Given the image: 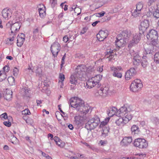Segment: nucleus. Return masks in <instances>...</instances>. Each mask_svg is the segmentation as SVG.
Returning <instances> with one entry per match:
<instances>
[{
  "mask_svg": "<svg viewBox=\"0 0 159 159\" xmlns=\"http://www.w3.org/2000/svg\"><path fill=\"white\" fill-rule=\"evenodd\" d=\"M70 104L71 107L75 108L77 111H80L83 114H86L89 111L87 107L84 105V101L77 97L71 98Z\"/></svg>",
  "mask_w": 159,
  "mask_h": 159,
  "instance_id": "nucleus-1",
  "label": "nucleus"
},
{
  "mask_svg": "<svg viewBox=\"0 0 159 159\" xmlns=\"http://www.w3.org/2000/svg\"><path fill=\"white\" fill-rule=\"evenodd\" d=\"M122 35L126 36L128 38V40H130L128 45V48L130 49L132 47L137 45L141 39L140 34L138 33L132 34L130 32H127L126 33H123Z\"/></svg>",
  "mask_w": 159,
  "mask_h": 159,
  "instance_id": "nucleus-2",
  "label": "nucleus"
},
{
  "mask_svg": "<svg viewBox=\"0 0 159 159\" xmlns=\"http://www.w3.org/2000/svg\"><path fill=\"white\" fill-rule=\"evenodd\" d=\"M146 37L148 40H151V44L156 47L158 37V33L157 30L154 29L149 30L146 35Z\"/></svg>",
  "mask_w": 159,
  "mask_h": 159,
  "instance_id": "nucleus-3",
  "label": "nucleus"
},
{
  "mask_svg": "<svg viewBox=\"0 0 159 159\" xmlns=\"http://www.w3.org/2000/svg\"><path fill=\"white\" fill-rule=\"evenodd\" d=\"M100 122L99 118L95 116L88 121L85 124V127L88 130L93 129L98 126Z\"/></svg>",
  "mask_w": 159,
  "mask_h": 159,
  "instance_id": "nucleus-4",
  "label": "nucleus"
},
{
  "mask_svg": "<svg viewBox=\"0 0 159 159\" xmlns=\"http://www.w3.org/2000/svg\"><path fill=\"white\" fill-rule=\"evenodd\" d=\"M133 144L134 146L141 149L146 148L148 145V142L145 139L142 138L135 139Z\"/></svg>",
  "mask_w": 159,
  "mask_h": 159,
  "instance_id": "nucleus-5",
  "label": "nucleus"
},
{
  "mask_svg": "<svg viewBox=\"0 0 159 159\" xmlns=\"http://www.w3.org/2000/svg\"><path fill=\"white\" fill-rule=\"evenodd\" d=\"M143 87V85L141 81L139 79L135 80L132 83L130 86V90L131 91L136 92L140 90Z\"/></svg>",
  "mask_w": 159,
  "mask_h": 159,
  "instance_id": "nucleus-6",
  "label": "nucleus"
},
{
  "mask_svg": "<svg viewBox=\"0 0 159 159\" xmlns=\"http://www.w3.org/2000/svg\"><path fill=\"white\" fill-rule=\"evenodd\" d=\"M149 25L150 22L147 20H144L141 22L139 26V32L138 33L140 34V36L142 34L144 35L147 30L149 27Z\"/></svg>",
  "mask_w": 159,
  "mask_h": 159,
  "instance_id": "nucleus-7",
  "label": "nucleus"
},
{
  "mask_svg": "<svg viewBox=\"0 0 159 159\" xmlns=\"http://www.w3.org/2000/svg\"><path fill=\"white\" fill-rule=\"evenodd\" d=\"M61 49L60 44L57 42H55L52 44L50 50L54 57H57Z\"/></svg>",
  "mask_w": 159,
  "mask_h": 159,
  "instance_id": "nucleus-8",
  "label": "nucleus"
},
{
  "mask_svg": "<svg viewBox=\"0 0 159 159\" xmlns=\"http://www.w3.org/2000/svg\"><path fill=\"white\" fill-rule=\"evenodd\" d=\"M136 72L135 69L133 68H130L126 71L125 75V79L128 80L131 79L136 74Z\"/></svg>",
  "mask_w": 159,
  "mask_h": 159,
  "instance_id": "nucleus-9",
  "label": "nucleus"
},
{
  "mask_svg": "<svg viewBox=\"0 0 159 159\" xmlns=\"http://www.w3.org/2000/svg\"><path fill=\"white\" fill-rule=\"evenodd\" d=\"M130 53L131 56L133 57L134 65L135 66H138L141 62V57L137 53L134 52L133 50L132 52L130 51Z\"/></svg>",
  "mask_w": 159,
  "mask_h": 159,
  "instance_id": "nucleus-10",
  "label": "nucleus"
},
{
  "mask_svg": "<svg viewBox=\"0 0 159 159\" xmlns=\"http://www.w3.org/2000/svg\"><path fill=\"white\" fill-rule=\"evenodd\" d=\"M108 35V31H100L98 34H97V38L100 41H103Z\"/></svg>",
  "mask_w": 159,
  "mask_h": 159,
  "instance_id": "nucleus-11",
  "label": "nucleus"
},
{
  "mask_svg": "<svg viewBox=\"0 0 159 159\" xmlns=\"http://www.w3.org/2000/svg\"><path fill=\"white\" fill-rule=\"evenodd\" d=\"M132 141L131 137H125L120 142V144L122 146L126 147L129 145Z\"/></svg>",
  "mask_w": 159,
  "mask_h": 159,
  "instance_id": "nucleus-12",
  "label": "nucleus"
},
{
  "mask_svg": "<svg viewBox=\"0 0 159 159\" xmlns=\"http://www.w3.org/2000/svg\"><path fill=\"white\" fill-rule=\"evenodd\" d=\"M25 34L23 33H20L17 37V45L19 47H21L23 44L25 39Z\"/></svg>",
  "mask_w": 159,
  "mask_h": 159,
  "instance_id": "nucleus-13",
  "label": "nucleus"
},
{
  "mask_svg": "<svg viewBox=\"0 0 159 159\" xmlns=\"http://www.w3.org/2000/svg\"><path fill=\"white\" fill-rule=\"evenodd\" d=\"M122 39H118L116 38V40L115 41V45L116 47L118 48H119L122 47L124 43V42L126 43L128 41V39L124 36Z\"/></svg>",
  "mask_w": 159,
  "mask_h": 159,
  "instance_id": "nucleus-14",
  "label": "nucleus"
},
{
  "mask_svg": "<svg viewBox=\"0 0 159 159\" xmlns=\"http://www.w3.org/2000/svg\"><path fill=\"white\" fill-rule=\"evenodd\" d=\"M74 119L75 124L79 127L82 126L84 123V120L82 116H75Z\"/></svg>",
  "mask_w": 159,
  "mask_h": 159,
  "instance_id": "nucleus-15",
  "label": "nucleus"
},
{
  "mask_svg": "<svg viewBox=\"0 0 159 159\" xmlns=\"http://www.w3.org/2000/svg\"><path fill=\"white\" fill-rule=\"evenodd\" d=\"M153 46H154L152 44H150L148 47L145 48L146 53H144L143 55L147 56L148 57L152 56L154 53Z\"/></svg>",
  "mask_w": 159,
  "mask_h": 159,
  "instance_id": "nucleus-16",
  "label": "nucleus"
},
{
  "mask_svg": "<svg viewBox=\"0 0 159 159\" xmlns=\"http://www.w3.org/2000/svg\"><path fill=\"white\" fill-rule=\"evenodd\" d=\"M85 66L84 65H79L75 69V72L79 76H82L85 71Z\"/></svg>",
  "mask_w": 159,
  "mask_h": 159,
  "instance_id": "nucleus-17",
  "label": "nucleus"
},
{
  "mask_svg": "<svg viewBox=\"0 0 159 159\" xmlns=\"http://www.w3.org/2000/svg\"><path fill=\"white\" fill-rule=\"evenodd\" d=\"M12 92L9 89H6L3 93V97L7 101L11 100L12 98Z\"/></svg>",
  "mask_w": 159,
  "mask_h": 159,
  "instance_id": "nucleus-18",
  "label": "nucleus"
},
{
  "mask_svg": "<svg viewBox=\"0 0 159 159\" xmlns=\"http://www.w3.org/2000/svg\"><path fill=\"white\" fill-rule=\"evenodd\" d=\"M21 27L20 24L18 22L12 24L11 27V33L12 34L18 31Z\"/></svg>",
  "mask_w": 159,
  "mask_h": 159,
  "instance_id": "nucleus-19",
  "label": "nucleus"
},
{
  "mask_svg": "<svg viewBox=\"0 0 159 159\" xmlns=\"http://www.w3.org/2000/svg\"><path fill=\"white\" fill-rule=\"evenodd\" d=\"M131 131L132 135L136 136L140 134V131L138 126L133 125L131 127Z\"/></svg>",
  "mask_w": 159,
  "mask_h": 159,
  "instance_id": "nucleus-20",
  "label": "nucleus"
},
{
  "mask_svg": "<svg viewBox=\"0 0 159 159\" xmlns=\"http://www.w3.org/2000/svg\"><path fill=\"white\" fill-rule=\"evenodd\" d=\"M97 84L95 83V82H93V79H91L87 81L86 83V85L85 86L87 88L91 89L93 87H95Z\"/></svg>",
  "mask_w": 159,
  "mask_h": 159,
  "instance_id": "nucleus-21",
  "label": "nucleus"
},
{
  "mask_svg": "<svg viewBox=\"0 0 159 159\" xmlns=\"http://www.w3.org/2000/svg\"><path fill=\"white\" fill-rule=\"evenodd\" d=\"M115 123L118 126H123L127 123V121L126 119H124V118L120 117L117 120L115 121Z\"/></svg>",
  "mask_w": 159,
  "mask_h": 159,
  "instance_id": "nucleus-22",
  "label": "nucleus"
},
{
  "mask_svg": "<svg viewBox=\"0 0 159 159\" xmlns=\"http://www.w3.org/2000/svg\"><path fill=\"white\" fill-rule=\"evenodd\" d=\"M10 11L9 9L7 8H5L3 9L2 11V14L3 18L5 19H8L9 16L11 17L10 15Z\"/></svg>",
  "mask_w": 159,
  "mask_h": 159,
  "instance_id": "nucleus-23",
  "label": "nucleus"
},
{
  "mask_svg": "<svg viewBox=\"0 0 159 159\" xmlns=\"http://www.w3.org/2000/svg\"><path fill=\"white\" fill-rule=\"evenodd\" d=\"M102 75H101L100 74L98 75L95 76L94 77H92V79H93V82H95V83L97 84V87H98L99 86V82L102 79Z\"/></svg>",
  "mask_w": 159,
  "mask_h": 159,
  "instance_id": "nucleus-24",
  "label": "nucleus"
},
{
  "mask_svg": "<svg viewBox=\"0 0 159 159\" xmlns=\"http://www.w3.org/2000/svg\"><path fill=\"white\" fill-rule=\"evenodd\" d=\"M130 111V108H127L125 105L123 107H121L119 109L120 113L122 115H125L128 112H129Z\"/></svg>",
  "mask_w": 159,
  "mask_h": 159,
  "instance_id": "nucleus-25",
  "label": "nucleus"
},
{
  "mask_svg": "<svg viewBox=\"0 0 159 159\" xmlns=\"http://www.w3.org/2000/svg\"><path fill=\"white\" fill-rule=\"evenodd\" d=\"M147 58H148V57L147 56L143 55L142 57V60H141V64L143 68H145L146 67L148 64V62L146 59Z\"/></svg>",
  "mask_w": 159,
  "mask_h": 159,
  "instance_id": "nucleus-26",
  "label": "nucleus"
},
{
  "mask_svg": "<svg viewBox=\"0 0 159 159\" xmlns=\"http://www.w3.org/2000/svg\"><path fill=\"white\" fill-rule=\"evenodd\" d=\"M8 139L13 144H16L18 141L17 138L13 134H11L10 136H8Z\"/></svg>",
  "mask_w": 159,
  "mask_h": 159,
  "instance_id": "nucleus-27",
  "label": "nucleus"
},
{
  "mask_svg": "<svg viewBox=\"0 0 159 159\" xmlns=\"http://www.w3.org/2000/svg\"><path fill=\"white\" fill-rule=\"evenodd\" d=\"M7 121H5L3 122V124L5 126L9 127L11 125V122L13 120V118L11 116H9L8 119H7Z\"/></svg>",
  "mask_w": 159,
  "mask_h": 159,
  "instance_id": "nucleus-28",
  "label": "nucleus"
},
{
  "mask_svg": "<svg viewBox=\"0 0 159 159\" xmlns=\"http://www.w3.org/2000/svg\"><path fill=\"white\" fill-rule=\"evenodd\" d=\"M77 78L75 77L74 75H72L70 78V83L74 85H76L77 83Z\"/></svg>",
  "mask_w": 159,
  "mask_h": 159,
  "instance_id": "nucleus-29",
  "label": "nucleus"
},
{
  "mask_svg": "<svg viewBox=\"0 0 159 159\" xmlns=\"http://www.w3.org/2000/svg\"><path fill=\"white\" fill-rule=\"evenodd\" d=\"M38 10L40 17L42 18H44L46 15V12L42 8H39Z\"/></svg>",
  "mask_w": 159,
  "mask_h": 159,
  "instance_id": "nucleus-30",
  "label": "nucleus"
},
{
  "mask_svg": "<svg viewBox=\"0 0 159 159\" xmlns=\"http://www.w3.org/2000/svg\"><path fill=\"white\" fill-rule=\"evenodd\" d=\"M151 120L152 123L156 125L159 124V119L156 116H152L151 118Z\"/></svg>",
  "mask_w": 159,
  "mask_h": 159,
  "instance_id": "nucleus-31",
  "label": "nucleus"
},
{
  "mask_svg": "<svg viewBox=\"0 0 159 159\" xmlns=\"http://www.w3.org/2000/svg\"><path fill=\"white\" fill-rule=\"evenodd\" d=\"M109 128L107 127H104L102 129V135L103 137H105L108 135V133L109 132Z\"/></svg>",
  "mask_w": 159,
  "mask_h": 159,
  "instance_id": "nucleus-32",
  "label": "nucleus"
},
{
  "mask_svg": "<svg viewBox=\"0 0 159 159\" xmlns=\"http://www.w3.org/2000/svg\"><path fill=\"white\" fill-rule=\"evenodd\" d=\"M116 109L115 107H113L110 108L109 110V111L108 113V115L109 116L111 117L113 116L116 113Z\"/></svg>",
  "mask_w": 159,
  "mask_h": 159,
  "instance_id": "nucleus-33",
  "label": "nucleus"
},
{
  "mask_svg": "<svg viewBox=\"0 0 159 159\" xmlns=\"http://www.w3.org/2000/svg\"><path fill=\"white\" fill-rule=\"evenodd\" d=\"M106 91L104 90L102 88H101L100 89L98 90V92L96 93V95L98 96V95L100 96H102L104 93H106Z\"/></svg>",
  "mask_w": 159,
  "mask_h": 159,
  "instance_id": "nucleus-34",
  "label": "nucleus"
},
{
  "mask_svg": "<svg viewBox=\"0 0 159 159\" xmlns=\"http://www.w3.org/2000/svg\"><path fill=\"white\" fill-rule=\"evenodd\" d=\"M7 80L9 84L11 85H13L15 83V79L14 77L10 76L8 77Z\"/></svg>",
  "mask_w": 159,
  "mask_h": 159,
  "instance_id": "nucleus-35",
  "label": "nucleus"
},
{
  "mask_svg": "<svg viewBox=\"0 0 159 159\" xmlns=\"http://www.w3.org/2000/svg\"><path fill=\"white\" fill-rule=\"evenodd\" d=\"M143 7V2H139L136 6V9L138 11H140L142 9Z\"/></svg>",
  "mask_w": 159,
  "mask_h": 159,
  "instance_id": "nucleus-36",
  "label": "nucleus"
},
{
  "mask_svg": "<svg viewBox=\"0 0 159 159\" xmlns=\"http://www.w3.org/2000/svg\"><path fill=\"white\" fill-rule=\"evenodd\" d=\"M154 60L156 63H159V52H157L155 54Z\"/></svg>",
  "mask_w": 159,
  "mask_h": 159,
  "instance_id": "nucleus-37",
  "label": "nucleus"
},
{
  "mask_svg": "<svg viewBox=\"0 0 159 159\" xmlns=\"http://www.w3.org/2000/svg\"><path fill=\"white\" fill-rule=\"evenodd\" d=\"M114 70L113 73V75L116 77L120 78L122 77V75L120 72H119L118 71Z\"/></svg>",
  "mask_w": 159,
  "mask_h": 159,
  "instance_id": "nucleus-38",
  "label": "nucleus"
},
{
  "mask_svg": "<svg viewBox=\"0 0 159 159\" xmlns=\"http://www.w3.org/2000/svg\"><path fill=\"white\" fill-rule=\"evenodd\" d=\"M153 15L155 18H159V9L157 8L153 13Z\"/></svg>",
  "mask_w": 159,
  "mask_h": 159,
  "instance_id": "nucleus-39",
  "label": "nucleus"
},
{
  "mask_svg": "<svg viewBox=\"0 0 159 159\" xmlns=\"http://www.w3.org/2000/svg\"><path fill=\"white\" fill-rule=\"evenodd\" d=\"M125 115V119H124L126 120L127 122L132 119L133 117V116L129 113H127Z\"/></svg>",
  "mask_w": 159,
  "mask_h": 159,
  "instance_id": "nucleus-40",
  "label": "nucleus"
},
{
  "mask_svg": "<svg viewBox=\"0 0 159 159\" xmlns=\"http://www.w3.org/2000/svg\"><path fill=\"white\" fill-rule=\"evenodd\" d=\"M140 14V11H138V10H137V9H136L132 12V15L134 17H136L138 16Z\"/></svg>",
  "mask_w": 159,
  "mask_h": 159,
  "instance_id": "nucleus-41",
  "label": "nucleus"
},
{
  "mask_svg": "<svg viewBox=\"0 0 159 159\" xmlns=\"http://www.w3.org/2000/svg\"><path fill=\"white\" fill-rule=\"evenodd\" d=\"M0 117L2 119L3 118L4 119H8L9 116H7V113L5 112L0 115Z\"/></svg>",
  "mask_w": 159,
  "mask_h": 159,
  "instance_id": "nucleus-42",
  "label": "nucleus"
},
{
  "mask_svg": "<svg viewBox=\"0 0 159 159\" xmlns=\"http://www.w3.org/2000/svg\"><path fill=\"white\" fill-rule=\"evenodd\" d=\"M13 72L14 76H17L19 73V70L17 68L15 67L13 69Z\"/></svg>",
  "mask_w": 159,
  "mask_h": 159,
  "instance_id": "nucleus-43",
  "label": "nucleus"
},
{
  "mask_svg": "<svg viewBox=\"0 0 159 159\" xmlns=\"http://www.w3.org/2000/svg\"><path fill=\"white\" fill-rule=\"evenodd\" d=\"M59 78L60 80H59V82H60V81H64L65 78L64 75L62 74H60L59 75Z\"/></svg>",
  "mask_w": 159,
  "mask_h": 159,
  "instance_id": "nucleus-44",
  "label": "nucleus"
},
{
  "mask_svg": "<svg viewBox=\"0 0 159 159\" xmlns=\"http://www.w3.org/2000/svg\"><path fill=\"white\" fill-rule=\"evenodd\" d=\"M71 38V37H69L67 35H65L63 38V41L65 43H66L69 40H70V41H72V40H70V39Z\"/></svg>",
  "mask_w": 159,
  "mask_h": 159,
  "instance_id": "nucleus-45",
  "label": "nucleus"
},
{
  "mask_svg": "<svg viewBox=\"0 0 159 159\" xmlns=\"http://www.w3.org/2000/svg\"><path fill=\"white\" fill-rule=\"evenodd\" d=\"M88 30V28L86 27H84L81 32H80V34H82L85 33Z\"/></svg>",
  "mask_w": 159,
  "mask_h": 159,
  "instance_id": "nucleus-46",
  "label": "nucleus"
},
{
  "mask_svg": "<svg viewBox=\"0 0 159 159\" xmlns=\"http://www.w3.org/2000/svg\"><path fill=\"white\" fill-rule=\"evenodd\" d=\"M3 69L4 72H7L10 70V68L8 65H7L3 67Z\"/></svg>",
  "mask_w": 159,
  "mask_h": 159,
  "instance_id": "nucleus-47",
  "label": "nucleus"
},
{
  "mask_svg": "<svg viewBox=\"0 0 159 159\" xmlns=\"http://www.w3.org/2000/svg\"><path fill=\"white\" fill-rule=\"evenodd\" d=\"M103 66H99L97 68V71L99 72H101L103 71Z\"/></svg>",
  "mask_w": 159,
  "mask_h": 159,
  "instance_id": "nucleus-48",
  "label": "nucleus"
},
{
  "mask_svg": "<svg viewBox=\"0 0 159 159\" xmlns=\"http://www.w3.org/2000/svg\"><path fill=\"white\" fill-rule=\"evenodd\" d=\"M39 30L38 28H36V29H34L33 31V34L34 35H36L37 34L39 33Z\"/></svg>",
  "mask_w": 159,
  "mask_h": 159,
  "instance_id": "nucleus-49",
  "label": "nucleus"
},
{
  "mask_svg": "<svg viewBox=\"0 0 159 159\" xmlns=\"http://www.w3.org/2000/svg\"><path fill=\"white\" fill-rule=\"evenodd\" d=\"M105 14V12L104 11H102V12L98 13H97V14H98V15L97 16H98L99 17H101L102 16H103Z\"/></svg>",
  "mask_w": 159,
  "mask_h": 159,
  "instance_id": "nucleus-50",
  "label": "nucleus"
},
{
  "mask_svg": "<svg viewBox=\"0 0 159 159\" xmlns=\"http://www.w3.org/2000/svg\"><path fill=\"white\" fill-rule=\"evenodd\" d=\"M107 124V123L106 122H105V121H102L99 127L100 128L102 127Z\"/></svg>",
  "mask_w": 159,
  "mask_h": 159,
  "instance_id": "nucleus-51",
  "label": "nucleus"
},
{
  "mask_svg": "<svg viewBox=\"0 0 159 159\" xmlns=\"http://www.w3.org/2000/svg\"><path fill=\"white\" fill-rule=\"evenodd\" d=\"M113 53V50H110L109 51H107L106 52V55L112 54V53Z\"/></svg>",
  "mask_w": 159,
  "mask_h": 159,
  "instance_id": "nucleus-52",
  "label": "nucleus"
},
{
  "mask_svg": "<svg viewBox=\"0 0 159 159\" xmlns=\"http://www.w3.org/2000/svg\"><path fill=\"white\" fill-rule=\"evenodd\" d=\"M99 142L102 146H104L105 144L107 143V141L102 140H100Z\"/></svg>",
  "mask_w": 159,
  "mask_h": 159,
  "instance_id": "nucleus-53",
  "label": "nucleus"
},
{
  "mask_svg": "<svg viewBox=\"0 0 159 159\" xmlns=\"http://www.w3.org/2000/svg\"><path fill=\"white\" fill-rule=\"evenodd\" d=\"M24 111L25 112V114H26V115H29L30 114V110L28 109L25 110Z\"/></svg>",
  "mask_w": 159,
  "mask_h": 159,
  "instance_id": "nucleus-54",
  "label": "nucleus"
},
{
  "mask_svg": "<svg viewBox=\"0 0 159 159\" xmlns=\"http://www.w3.org/2000/svg\"><path fill=\"white\" fill-rule=\"evenodd\" d=\"M53 139L55 142L56 143H57V142H58V141H59V140H60L59 138L57 136L54 137L53 138Z\"/></svg>",
  "mask_w": 159,
  "mask_h": 159,
  "instance_id": "nucleus-55",
  "label": "nucleus"
},
{
  "mask_svg": "<svg viewBox=\"0 0 159 159\" xmlns=\"http://www.w3.org/2000/svg\"><path fill=\"white\" fill-rule=\"evenodd\" d=\"M50 2L51 3L52 6L53 7L57 4V1H52Z\"/></svg>",
  "mask_w": 159,
  "mask_h": 159,
  "instance_id": "nucleus-56",
  "label": "nucleus"
},
{
  "mask_svg": "<svg viewBox=\"0 0 159 159\" xmlns=\"http://www.w3.org/2000/svg\"><path fill=\"white\" fill-rule=\"evenodd\" d=\"M100 22V21L99 20H98L94 22H93L92 24V25L94 27L96 26L97 24H98V23H99Z\"/></svg>",
  "mask_w": 159,
  "mask_h": 159,
  "instance_id": "nucleus-57",
  "label": "nucleus"
},
{
  "mask_svg": "<svg viewBox=\"0 0 159 159\" xmlns=\"http://www.w3.org/2000/svg\"><path fill=\"white\" fill-rule=\"evenodd\" d=\"M68 127L69 129L71 130H72L74 129V127L73 125L70 124L69 125H68Z\"/></svg>",
  "mask_w": 159,
  "mask_h": 159,
  "instance_id": "nucleus-58",
  "label": "nucleus"
},
{
  "mask_svg": "<svg viewBox=\"0 0 159 159\" xmlns=\"http://www.w3.org/2000/svg\"><path fill=\"white\" fill-rule=\"evenodd\" d=\"M122 69V68L121 67H117L115 68H114V71L116 70V71H118L119 72V70H121Z\"/></svg>",
  "mask_w": 159,
  "mask_h": 159,
  "instance_id": "nucleus-59",
  "label": "nucleus"
},
{
  "mask_svg": "<svg viewBox=\"0 0 159 159\" xmlns=\"http://www.w3.org/2000/svg\"><path fill=\"white\" fill-rule=\"evenodd\" d=\"M156 0H149V2H148V5H151L152 3L155 2Z\"/></svg>",
  "mask_w": 159,
  "mask_h": 159,
  "instance_id": "nucleus-60",
  "label": "nucleus"
},
{
  "mask_svg": "<svg viewBox=\"0 0 159 159\" xmlns=\"http://www.w3.org/2000/svg\"><path fill=\"white\" fill-rule=\"evenodd\" d=\"M61 139H60V140H59V141H58V142H57V143H56V144L58 146H60V147H61Z\"/></svg>",
  "mask_w": 159,
  "mask_h": 159,
  "instance_id": "nucleus-61",
  "label": "nucleus"
},
{
  "mask_svg": "<svg viewBox=\"0 0 159 159\" xmlns=\"http://www.w3.org/2000/svg\"><path fill=\"white\" fill-rule=\"evenodd\" d=\"M3 149L4 150H7L9 149L8 146L7 145H5L3 147Z\"/></svg>",
  "mask_w": 159,
  "mask_h": 159,
  "instance_id": "nucleus-62",
  "label": "nucleus"
},
{
  "mask_svg": "<svg viewBox=\"0 0 159 159\" xmlns=\"http://www.w3.org/2000/svg\"><path fill=\"white\" fill-rule=\"evenodd\" d=\"M13 35H14L13 36H12V38H8V39H9V40L10 41H13L14 40V36L15 34L14 33Z\"/></svg>",
  "mask_w": 159,
  "mask_h": 159,
  "instance_id": "nucleus-63",
  "label": "nucleus"
},
{
  "mask_svg": "<svg viewBox=\"0 0 159 159\" xmlns=\"http://www.w3.org/2000/svg\"><path fill=\"white\" fill-rule=\"evenodd\" d=\"M36 102L37 103V105L39 106L40 104L42 103V102L41 100H36Z\"/></svg>",
  "mask_w": 159,
  "mask_h": 159,
  "instance_id": "nucleus-64",
  "label": "nucleus"
}]
</instances>
